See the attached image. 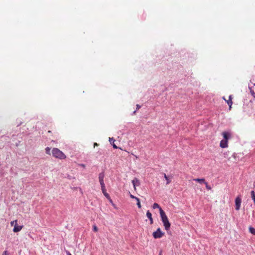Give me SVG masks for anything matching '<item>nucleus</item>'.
Wrapping results in <instances>:
<instances>
[{"instance_id": "obj_35", "label": "nucleus", "mask_w": 255, "mask_h": 255, "mask_svg": "<svg viewBox=\"0 0 255 255\" xmlns=\"http://www.w3.org/2000/svg\"><path fill=\"white\" fill-rule=\"evenodd\" d=\"M254 86H255V83L253 84V86H252V87H253V88Z\"/></svg>"}, {"instance_id": "obj_1", "label": "nucleus", "mask_w": 255, "mask_h": 255, "mask_svg": "<svg viewBox=\"0 0 255 255\" xmlns=\"http://www.w3.org/2000/svg\"><path fill=\"white\" fill-rule=\"evenodd\" d=\"M160 215L165 229L167 231H168L170 229L171 224L165 213L162 209H160Z\"/></svg>"}, {"instance_id": "obj_5", "label": "nucleus", "mask_w": 255, "mask_h": 255, "mask_svg": "<svg viewBox=\"0 0 255 255\" xmlns=\"http://www.w3.org/2000/svg\"><path fill=\"white\" fill-rule=\"evenodd\" d=\"M101 190L104 195L110 201L111 203L113 204L112 200L111 199L109 194L106 191L105 186H101Z\"/></svg>"}, {"instance_id": "obj_3", "label": "nucleus", "mask_w": 255, "mask_h": 255, "mask_svg": "<svg viewBox=\"0 0 255 255\" xmlns=\"http://www.w3.org/2000/svg\"><path fill=\"white\" fill-rule=\"evenodd\" d=\"M163 235L164 233L161 231V229L159 228H158L156 231L153 233V236L155 239L161 238Z\"/></svg>"}, {"instance_id": "obj_25", "label": "nucleus", "mask_w": 255, "mask_h": 255, "mask_svg": "<svg viewBox=\"0 0 255 255\" xmlns=\"http://www.w3.org/2000/svg\"><path fill=\"white\" fill-rule=\"evenodd\" d=\"M109 141L111 143H112V141H113V142H114L115 141V140L113 138V137H109Z\"/></svg>"}, {"instance_id": "obj_8", "label": "nucleus", "mask_w": 255, "mask_h": 255, "mask_svg": "<svg viewBox=\"0 0 255 255\" xmlns=\"http://www.w3.org/2000/svg\"><path fill=\"white\" fill-rule=\"evenodd\" d=\"M220 146L222 148H226L228 147V141L227 140H222L220 141Z\"/></svg>"}, {"instance_id": "obj_14", "label": "nucleus", "mask_w": 255, "mask_h": 255, "mask_svg": "<svg viewBox=\"0 0 255 255\" xmlns=\"http://www.w3.org/2000/svg\"><path fill=\"white\" fill-rule=\"evenodd\" d=\"M164 177L166 180V184L168 185L171 182V180H170L168 177L166 175L165 173H164Z\"/></svg>"}, {"instance_id": "obj_19", "label": "nucleus", "mask_w": 255, "mask_h": 255, "mask_svg": "<svg viewBox=\"0 0 255 255\" xmlns=\"http://www.w3.org/2000/svg\"><path fill=\"white\" fill-rule=\"evenodd\" d=\"M136 201H137V203H136V205L137 206V207L139 208H141V204H140V200L138 198L137 199H136Z\"/></svg>"}, {"instance_id": "obj_18", "label": "nucleus", "mask_w": 255, "mask_h": 255, "mask_svg": "<svg viewBox=\"0 0 255 255\" xmlns=\"http://www.w3.org/2000/svg\"><path fill=\"white\" fill-rule=\"evenodd\" d=\"M146 216L149 219L150 218H152V214L151 213L149 212V211H147V212H146Z\"/></svg>"}, {"instance_id": "obj_7", "label": "nucleus", "mask_w": 255, "mask_h": 255, "mask_svg": "<svg viewBox=\"0 0 255 255\" xmlns=\"http://www.w3.org/2000/svg\"><path fill=\"white\" fill-rule=\"evenodd\" d=\"M222 134L223 135L224 140H227L228 141V140L231 137V134L229 132H223Z\"/></svg>"}, {"instance_id": "obj_12", "label": "nucleus", "mask_w": 255, "mask_h": 255, "mask_svg": "<svg viewBox=\"0 0 255 255\" xmlns=\"http://www.w3.org/2000/svg\"><path fill=\"white\" fill-rule=\"evenodd\" d=\"M227 103L228 104V105L229 106V107H230V109H231V106L232 105V104H233V102H232V96L230 95L229 96V99L228 100H226Z\"/></svg>"}, {"instance_id": "obj_32", "label": "nucleus", "mask_w": 255, "mask_h": 255, "mask_svg": "<svg viewBox=\"0 0 255 255\" xmlns=\"http://www.w3.org/2000/svg\"><path fill=\"white\" fill-rule=\"evenodd\" d=\"M136 110L133 112L132 115H134L136 113Z\"/></svg>"}, {"instance_id": "obj_34", "label": "nucleus", "mask_w": 255, "mask_h": 255, "mask_svg": "<svg viewBox=\"0 0 255 255\" xmlns=\"http://www.w3.org/2000/svg\"><path fill=\"white\" fill-rule=\"evenodd\" d=\"M159 255H162V252H160Z\"/></svg>"}, {"instance_id": "obj_31", "label": "nucleus", "mask_w": 255, "mask_h": 255, "mask_svg": "<svg viewBox=\"0 0 255 255\" xmlns=\"http://www.w3.org/2000/svg\"><path fill=\"white\" fill-rule=\"evenodd\" d=\"M66 253H67V255H72L71 254V253L69 252H68V251L66 252Z\"/></svg>"}, {"instance_id": "obj_23", "label": "nucleus", "mask_w": 255, "mask_h": 255, "mask_svg": "<svg viewBox=\"0 0 255 255\" xmlns=\"http://www.w3.org/2000/svg\"><path fill=\"white\" fill-rule=\"evenodd\" d=\"M11 226H13L14 225H16L17 224V220H14V221H13L12 222H11Z\"/></svg>"}, {"instance_id": "obj_20", "label": "nucleus", "mask_w": 255, "mask_h": 255, "mask_svg": "<svg viewBox=\"0 0 255 255\" xmlns=\"http://www.w3.org/2000/svg\"><path fill=\"white\" fill-rule=\"evenodd\" d=\"M45 152L47 154H50V148L49 147H47L45 148Z\"/></svg>"}, {"instance_id": "obj_13", "label": "nucleus", "mask_w": 255, "mask_h": 255, "mask_svg": "<svg viewBox=\"0 0 255 255\" xmlns=\"http://www.w3.org/2000/svg\"><path fill=\"white\" fill-rule=\"evenodd\" d=\"M249 88L251 95L255 99V92L253 90V87L251 85H249Z\"/></svg>"}, {"instance_id": "obj_2", "label": "nucleus", "mask_w": 255, "mask_h": 255, "mask_svg": "<svg viewBox=\"0 0 255 255\" xmlns=\"http://www.w3.org/2000/svg\"><path fill=\"white\" fill-rule=\"evenodd\" d=\"M52 155L57 158L60 159H65L66 156L62 151L57 148H53L52 150Z\"/></svg>"}, {"instance_id": "obj_21", "label": "nucleus", "mask_w": 255, "mask_h": 255, "mask_svg": "<svg viewBox=\"0 0 255 255\" xmlns=\"http://www.w3.org/2000/svg\"><path fill=\"white\" fill-rule=\"evenodd\" d=\"M206 185V187L208 190H211V187L210 185H208V183L207 182H205L204 183Z\"/></svg>"}, {"instance_id": "obj_17", "label": "nucleus", "mask_w": 255, "mask_h": 255, "mask_svg": "<svg viewBox=\"0 0 255 255\" xmlns=\"http://www.w3.org/2000/svg\"><path fill=\"white\" fill-rule=\"evenodd\" d=\"M251 198L253 200L255 199V192L254 190L251 192Z\"/></svg>"}, {"instance_id": "obj_33", "label": "nucleus", "mask_w": 255, "mask_h": 255, "mask_svg": "<svg viewBox=\"0 0 255 255\" xmlns=\"http://www.w3.org/2000/svg\"><path fill=\"white\" fill-rule=\"evenodd\" d=\"M97 145H98V144H97V143H94V147H95V146H97Z\"/></svg>"}, {"instance_id": "obj_27", "label": "nucleus", "mask_w": 255, "mask_h": 255, "mask_svg": "<svg viewBox=\"0 0 255 255\" xmlns=\"http://www.w3.org/2000/svg\"><path fill=\"white\" fill-rule=\"evenodd\" d=\"M8 255L7 251H5L3 253V254H2V255Z\"/></svg>"}, {"instance_id": "obj_22", "label": "nucleus", "mask_w": 255, "mask_h": 255, "mask_svg": "<svg viewBox=\"0 0 255 255\" xmlns=\"http://www.w3.org/2000/svg\"><path fill=\"white\" fill-rule=\"evenodd\" d=\"M93 230L94 232H97L98 231V228L97 227V226L96 225H94L93 226Z\"/></svg>"}, {"instance_id": "obj_10", "label": "nucleus", "mask_w": 255, "mask_h": 255, "mask_svg": "<svg viewBox=\"0 0 255 255\" xmlns=\"http://www.w3.org/2000/svg\"><path fill=\"white\" fill-rule=\"evenodd\" d=\"M194 181H195L200 184L205 183L206 181L204 178H195L193 179Z\"/></svg>"}, {"instance_id": "obj_29", "label": "nucleus", "mask_w": 255, "mask_h": 255, "mask_svg": "<svg viewBox=\"0 0 255 255\" xmlns=\"http://www.w3.org/2000/svg\"><path fill=\"white\" fill-rule=\"evenodd\" d=\"M79 166H81V167H82L83 168L85 167V165L84 164H79Z\"/></svg>"}, {"instance_id": "obj_9", "label": "nucleus", "mask_w": 255, "mask_h": 255, "mask_svg": "<svg viewBox=\"0 0 255 255\" xmlns=\"http://www.w3.org/2000/svg\"><path fill=\"white\" fill-rule=\"evenodd\" d=\"M22 226H18L16 225H14V228L13 229V231L15 233L19 232L22 228Z\"/></svg>"}, {"instance_id": "obj_24", "label": "nucleus", "mask_w": 255, "mask_h": 255, "mask_svg": "<svg viewBox=\"0 0 255 255\" xmlns=\"http://www.w3.org/2000/svg\"><path fill=\"white\" fill-rule=\"evenodd\" d=\"M130 197L131 198H132V199H135V200H136V199H137V198H138L137 197H136L134 196V195H132V194H130Z\"/></svg>"}, {"instance_id": "obj_6", "label": "nucleus", "mask_w": 255, "mask_h": 255, "mask_svg": "<svg viewBox=\"0 0 255 255\" xmlns=\"http://www.w3.org/2000/svg\"><path fill=\"white\" fill-rule=\"evenodd\" d=\"M105 177V173L104 172H101L99 174V180L100 182V184L101 186H105L104 181V178Z\"/></svg>"}, {"instance_id": "obj_16", "label": "nucleus", "mask_w": 255, "mask_h": 255, "mask_svg": "<svg viewBox=\"0 0 255 255\" xmlns=\"http://www.w3.org/2000/svg\"><path fill=\"white\" fill-rule=\"evenodd\" d=\"M249 231L251 234L255 235V229L254 228L250 227L249 228Z\"/></svg>"}, {"instance_id": "obj_26", "label": "nucleus", "mask_w": 255, "mask_h": 255, "mask_svg": "<svg viewBox=\"0 0 255 255\" xmlns=\"http://www.w3.org/2000/svg\"><path fill=\"white\" fill-rule=\"evenodd\" d=\"M136 110L139 109L141 107V106L138 104H137L136 105Z\"/></svg>"}, {"instance_id": "obj_30", "label": "nucleus", "mask_w": 255, "mask_h": 255, "mask_svg": "<svg viewBox=\"0 0 255 255\" xmlns=\"http://www.w3.org/2000/svg\"><path fill=\"white\" fill-rule=\"evenodd\" d=\"M113 147L115 149H117L118 148L117 146L115 144H113Z\"/></svg>"}, {"instance_id": "obj_28", "label": "nucleus", "mask_w": 255, "mask_h": 255, "mask_svg": "<svg viewBox=\"0 0 255 255\" xmlns=\"http://www.w3.org/2000/svg\"><path fill=\"white\" fill-rule=\"evenodd\" d=\"M149 220V221H150V224H152L153 223V219H152V218H150Z\"/></svg>"}, {"instance_id": "obj_4", "label": "nucleus", "mask_w": 255, "mask_h": 255, "mask_svg": "<svg viewBox=\"0 0 255 255\" xmlns=\"http://www.w3.org/2000/svg\"><path fill=\"white\" fill-rule=\"evenodd\" d=\"M241 203V198L240 197L238 196L235 199V209L237 211H239L240 209Z\"/></svg>"}, {"instance_id": "obj_11", "label": "nucleus", "mask_w": 255, "mask_h": 255, "mask_svg": "<svg viewBox=\"0 0 255 255\" xmlns=\"http://www.w3.org/2000/svg\"><path fill=\"white\" fill-rule=\"evenodd\" d=\"M132 183L133 184V185L134 188L135 186H138L139 185V180L137 178H134L133 180H132Z\"/></svg>"}, {"instance_id": "obj_15", "label": "nucleus", "mask_w": 255, "mask_h": 255, "mask_svg": "<svg viewBox=\"0 0 255 255\" xmlns=\"http://www.w3.org/2000/svg\"><path fill=\"white\" fill-rule=\"evenodd\" d=\"M153 208V209H156V208H158L159 210H160V209H162L160 206L159 205L156 203H154L153 204V206H152Z\"/></svg>"}]
</instances>
